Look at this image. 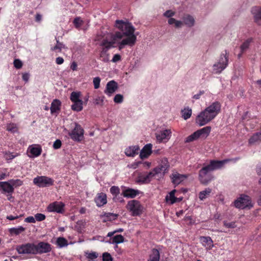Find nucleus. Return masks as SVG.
Here are the masks:
<instances>
[{
  "instance_id": "obj_56",
  "label": "nucleus",
  "mask_w": 261,
  "mask_h": 261,
  "mask_svg": "<svg viewBox=\"0 0 261 261\" xmlns=\"http://www.w3.org/2000/svg\"><path fill=\"white\" fill-rule=\"evenodd\" d=\"M102 257L103 261H112L111 255L107 252L103 254Z\"/></svg>"
},
{
  "instance_id": "obj_1",
  "label": "nucleus",
  "mask_w": 261,
  "mask_h": 261,
  "mask_svg": "<svg viewBox=\"0 0 261 261\" xmlns=\"http://www.w3.org/2000/svg\"><path fill=\"white\" fill-rule=\"evenodd\" d=\"M115 27L117 31L114 33H105L106 36L116 44L119 50L126 46L132 47L136 44L138 34L130 22L127 20H117Z\"/></svg>"
},
{
  "instance_id": "obj_22",
  "label": "nucleus",
  "mask_w": 261,
  "mask_h": 261,
  "mask_svg": "<svg viewBox=\"0 0 261 261\" xmlns=\"http://www.w3.org/2000/svg\"><path fill=\"white\" fill-rule=\"evenodd\" d=\"M251 12L253 15L254 21L258 25H261V7H252Z\"/></svg>"
},
{
  "instance_id": "obj_7",
  "label": "nucleus",
  "mask_w": 261,
  "mask_h": 261,
  "mask_svg": "<svg viewBox=\"0 0 261 261\" xmlns=\"http://www.w3.org/2000/svg\"><path fill=\"white\" fill-rule=\"evenodd\" d=\"M126 208L133 216H140L144 211L143 205L139 201L136 200L129 201L126 205Z\"/></svg>"
},
{
  "instance_id": "obj_46",
  "label": "nucleus",
  "mask_w": 261,
  "mask_h": 261,
  "mask_svg": "<svg viewBox=\"0 0 261 261\" xmlns=\"http://www.w3.org/2000/svg\"><path fill=\"white\" fill-rule=\"evenodd\" d=\"M12 186V187L17 188L21 186L23 184V181L19 179H11L9 180Z\"/></svg>"
},
{
  "instance_id": "obj_49",
  "label": "nucleus",
  "mask_w": 261,
  "mask_h": 261,
  "mask_svg": "<svg viewBox=\"0 0 261 261\" xmlns=\"http://www.w3.org/2000/svg\"><path fill=\"white\" fill-rule=\"evenodd\" d=\"M101 79L99 77H95L93 78V83L94 85V87L95 89H97L100 87V83Z\"/></svg>"
},
{
  "instance_id": "obj_20",
  "label": "nucleus",
  "mask_w": 261,
  "mask_h": 261,
  "mask_svg": "<svg viewBox=\"0 0 261 261\" xmlns=\"http://www.w3.org/2000/svg\"><path fill=\"white\" fill-rule=\"evenodd\" d=\"M176 190H173L168 193L166 196L165 199L167 203L170 204H173L176 202H178L182 200V197H176L175 196Z\"/></svg>"
},
{
  "instance_id": "obj_33",
  "label": "nucleus",
  "mask_w": 261,
  "mask_h": 261,
  "mask_svg": "<svg viewBox=\"0 0 261 261\" xmlns=\"http://www.w3.org/2000/svg\"><path fill=\"white\" fill-rule=\"evenodd\" d=\"M73 23L75 27L78 29L86 30L87 28L85 27V22L80 17H76L73 20Z\"/></svg>"
},
{
  "instance_id": "obj_15",
  "label": "nucleus",
  "mask_w": 261,
  "mask_h": 261,
  "mask_svg": "<svg viewBox=\"0 0 261 261\" xmlns=\"http://www.w3.org/2000/svg\"><path fill=\"white\" fill-rule=\"evenodd\" d=\"M141 192L138 190L129 188L126 187H122V195L125 198H134L139 195Z\"/></svg>"
},
{
  "instance_id": "obj_44",
  "label": "nucleus",
  "mask_w": 261,
  "mask_h": 261,
  "mask_svg": "<svg viewBox=\"0 0 261 261\" xmlns=\"http://www.w3.org/2000/svg\"><path fill=\"white\" fill-rule=\"evenodd\" d=\"M86 257L89 259V261H93L96 259L98 256V253L96 252H85Z\"/></svg>"
},
{
  "instance_id": "obj_23",
  "label": "nucleus",
  "mask_w": 261,
  "mask_h": 261,
  "mask_svg": "<svg viewBox=\"0 0 261 261\" xmlns=\"http://www.w3.org/2000/svg\"><path fill=\"white\" fill-rule=\"evenodd\" d=\"M0 190L4 193L12 194L14 192V188L9 181H0Z\"/></svg>"
},
{
  "instance_id": "obj_16",
  "label": "nucleus",
  "mask_w": 261,
  "mask_h": 261,
  "mask_svg": "<svg viewBox=\"0 0 261 261\" xmlns=\"http://www.w3.org/2000/svg\"><path fill=\"white\" fill-rule=\"evenodd\" d=\"M64 204L62 202L55 201L51 203L47 206V211L49 212L62 213L64 211Z\"/></svg>"
},
{
  "instance_id": "obj_52",
  "label": "nucleus",
  "mask_w": 261,
  "mask_h": 261,
  "mask_svg": "<svg viewBox=\"0 0 261 261\" xmlns=\"http://www.w3.org/2000/svg\"><path fill=\"white\" fill-rule=\"evenodd\" d=\"M120 190L119 188L117 186H112L110 188V192L113 195H117L119 193Z\"/></svg>"
},
{
  "instance_id": "obj_12",
  "label": "nucleus",
  "mask_w": 261,
  "mask_h": 261,
  "mask_svg": "<svg viewBox=\"0 0 261 261\" xmlns=\"http://www.w3.org/2000/svg\"><path fill=\"white\" fill-rule=\"evenodd\" d=\"M170 165L167 158H163L158 161V166L155 168L164 177L166 173L168 172Z\"/></svg>"
},
{
  "instance_id": "obj_2",
  "label": "nucleus",
  "mask_w": 261,
  "mask_h": 261,
  "mask_svg": "<svg viewBox=\"0 0 261 261\" xmlns=\"http://www.w3.org/2000/svg\"><path fill=\"white\" fill-rule=\"evenodd\" d=\"M221 105L218 101H215L201 111L195 118L196 124L202 126L208 123L220 113Z\"/></svg>"
},
{
  "instance_id": "obj_42",
  "label": "nucleus",
  "mask_w": 261,
  "mask_h": 261,
  "mask_svg": "<svg viewBox=\"0 0 261 261\" xmlns=\"http://www.w3.org/2000/svg\"><path fill=\"white\" fill-rule=\"evenodd\" d=\"M6 129L10 133H15L18 131V127L16 124L10 123L7 125Z\"/></svg>"
},
{
  "instance_id": "obj_11",
  "label": "nucleus",
  "mask_w": 261,
  "mask_h": 261,
  "mask_svg": "<svg viewBox=\"0 0 261 261\" xmlns=\"http://www.w3.org/2000/svg\"><path fill=\"white\" fill-rule=\"evenodd\" d=\"M84 129L79 124H75L74 128L69 133V136L74 141L80 142L84 138Z\"/></svg>"
},
{
  "instance_id": "obj_34",
  "label": "nucleus",
  "mask_w": 261,
  "mask_h": 261,
  "mask_svg": "<svg viewBox=\"0 0 261 261\" xmlns=\"http://www.w3.org/2000/svg\"><path fill=\"white\" fill-rule=\"evenodd\" d=\"M160 253L157 249H153L149 255L148 261H159Z\"/></svg>"
},
{
  "instance_id": "obj_32",
  "label": "nucleus",
  "mask_w": 261,
  "mask_h": 261,
  "mask_svg": "<svg viewBox=\"0 0 261 261\" xmlns=\"http://www.w3.org/2000/svg\"><path fill=\"white\" fill-rule=\"evenodd\" d=\"M61 102L59 100L55 99L53 101L50 107V112L52 114L58 113L60 110Z\"/></svg>"
},
{
  "instance_id": "obj_13",
  "label": "nucleus",
  "mask_w": 261,
  "mask_h": 261,
  "mask_svg": "<svg viewBox=\"0 0 261 261\" xmlns=\"http://www.w3.org/2000/svg\"><path fill=\"white\" fill-rule=\"evenodd\" d=\"M17 251L19 254H36V245L34 244H26L18 247Z\"/></svg>"
},
{
  "instance_id": "obj_58",
  "label": "nucleus",
  "mask_w": 261,
  "mask_h": 261,
  "mask_svg": "<svg viewBox=\"0 0 261 261\" xmlns=\"http://www.w3.org/2000/svg\"><path fill=\"white\" fill-rule=\"evenodd\" d=\"M224 225L227 228H234L236 227L235 222H227L226 221L224 222Z\"/></svg>"
},
{
  "instance_id": "obj_17",
  "label": "nucleus",
  "mask_w": 261,
  "mask_h": 261,
  "mask_svg": "<svg viewBox=\"0 0 261 261\" xmlns=\"http://www.w3.org/2000/svg\"><path fill=\"white\" fill-rule=\"evenodd\" d=\"M199 241L207 251L211 250L214 247L213 241L210 237H200Z\"/></svg>"
},
{
  "instance_id": "obj_39",
  "label": "nucleus",
  "mask_w": 261,
  "mask_h": 261,
  "mask_svg": "<svg viewBox=\"0 0 261 261\" xmlns=\"http://www.w3.org/2000/svg\"><path fill=\"white\" fill-rule=\"evenodd\" d=\"M73 105L71 106V108L73 110L80 112L83 109V101L80 100L76 102H73Z\"/></svg>"
},
{
  "instance_id": "obj_54",
  "label": "nucleus",
  "mask_w": 261,
  "mask_h": 261,
  "mask_svg": "<svg viewBox=\"0 0 261 261\" xmlns=\"http://www.w3.org/2000/svg\"><path fill=\"white\" fill-rule=\"evenodd\" d=\"M36 220L41 221L45 219V216L44 214L38 213L35 215Z\"/></svg>"
},
{
  "instance_id": "obj_47",
  "label": "nucleus",
  "mask_w": 261,
  "mask_h": 261,
  "mask_svg": "<svg viewBox=\"0 0 261 261\" xmlns=\"http://www.w3.org/2000/svg\"><path fill=\"white\" fill-rule=\"evenodd\" d=\"M18 155V153H15V154H13V153L10 152H5L4 153V157L5 159L8 161L12 160V159L17 156Z\"/></svg>"
},
{
  "instance_id": "obj_24",
  "label": "nucleus",
  "mask_w": 261,
  "mask_h": 261,
  "mask_svg": "<svg viewBox=\"0 0 261 261\" xmlns=\"http://www.w3.org/2000/svg\"><path fill=\"white\" fill-rule=\"evenodd\" d=\"M183 25H186L187 27L191 28L195 24V19L194 17L189 14H186L182 17Z\"/></svg>"
},
{
  "instance_id": "obj_60",
  "label": "nucleus",
  "mask_w": 261,
  "mask_h": 261,
  "mask_svg": "<svg viewBox=\"0 0 261 261\" xmlns=\"http://www.w3.org/2000/svg\"><path fill=\"white\" fill-rule=\"evenodd\" d=\"M61 141L60 140H57L55 141L53 144V147L55 149H59L61 146Z\"/></svg>"
},
{
  "instance_id": "obj_6",
  "label": "nucleus",
  "mask_w": 261,
  "mask_h": 261,
  "mask_svg": "<svg viewBox=\"0 0 261 261\" xmlns=\"http://www.w3.org/2000/svg\"><path fill=\"white\" fill-rule=\"evenodd\" d=\"M233 205L240 209L250 208L253 206V203L249 196L241 194L234 201Z\"/></svg>"
},
{
  "instance_id": "obj_5",
  "label": "nucleus",
  "mask_w": 261,
  "mask_h": 261,
  "mask_svg": "<svg viewBox=\"0 0 261 261\" xmlns=\"http://www.w3.org/2000/svg\"><path fill=\"white\" fill-rule=\"evenodd\" d=\"M211 130L210 126L203 127L189 136L186 138L185 142L189 143L196 141L199 138L205 139L210 134Z\"/></svg>"
},
{
  "instance_id": "obj_21",
  "label": "nucleus",
  "mask_w": 261,
  "mask_h": 261,
  "mask_svg": "<svg viewBox=\"0 0 261 261\" xmlns=\"http://www.w3.org/2000/svg\"><path fill=\"white\" fill-rule=\"evenodd\" d=\"M152 145L150 143L145 145L140 152V158L143 160L148 158L152 153Z\"/></svg>"
},
{
  "instance_id": "obj_25",
  "label": "nucleus",
  "mask_w": 261,
  "mask_h": 261,
  "mask_svg": "<svg viewBox=\"0 0 261 261\" xmlns=\"http://www.w3.org/2000/svg\"><path fill=\"white\" fill-rule=\"evenodd\" d=\"M140 148L138 145L127 147L125 149V154L129 157H134L138 154Z\"/></svg>"
},
{
  "instance_id": "obj_40",
  "label": "nucleus",
  "mask_w": 261,
  "mask_h": 261,
  "mask_svg": "<svg viewBox=\"0 0 261 261\" xmlns=\"http://www.w3.org/2000/svg\"><path fill=\"white\" fill-rule=\"evenodd\" d=\"M192 115V109L189 107L185 108L181 111L182 117L187 120L190 118Z\"/></svg>"
},
{
  "instance_id": "obj_19",
  "label": "nucleus",
  "mask_w": 261,
  "mask_h": 261,
  "mask_svg": "<svg viewBox=\"0 0 261 261\" xmlns=\"http://www.w3.org/2000/svg\"><path fill=\"white\" fill-rule=\"evenodd\" d=\"M51 249L49 244L45 242H40L36 245V253H44L50 251Z\"/></svg>"
},
{
  "instance_id": "obj_10",
  "label": "nucleus",
  "mask_w": 261,
  "mask_h": 261,
  "mask_svg": "<svg viewBox=\"0 0 261 261\" xmlns=\"http://www.w3.org/2000/svg\"><path fill=\"white\" fill-rule=\"evenodd\" d=\"M33 183L39 187H46L53 185L54 180L45 176H38L34 178Z\"/></svg>"
},
{
  "instance_id": "obj_50",
  "label": "nucleus",
  "mask_w": 261,
  "mask_h": 261,
  "mask_svg": "<svg viewBox=\"0 0 261 261\" xmlns=\"http://www.w3.org/2000/svg\"><path fill=\"white\" fill-rule=\"evenodd\" d=\"M114 101L117 103H122L123 101V95L120 94H116L114 98Z\"/></svg>"
},
{
  "instance_id": "obj_38",
  "label": "nucleus",
  "mask_w": 261,
  "mask_h": 261,
  "mask_svg": "<svg viewBox=\"0 0 261 261\" xmlns=\"http://www.w3.org/2000/svg\"><path fill=\"white\" fill-rule=\"evenodd\" d=\"M252 42V38H248L241 45L240 49L242 53L246 51L249 47L251 43Z\"/></svg>"
},
{
  "instance_id": "obj_41",
  "label": "nucleus",
  "mask_w": 261,
  "mask_h": 261,
  "mask_svg": "<svg viewBox=\"0 0 261 261\" xmlns=\"http://www.w3.org/2000/svg\"><path fill=\"white\" fill-rule=\"evenodd\" d=\"M56 243L58 246L60 248L66 247L68 245L67 240L63 237H59L57 238Z\"/></svg>"
},
{
  "instance_id": "obj_57",
  "label": "nucleus",
  "mask_w": 261,
  "mask_h": 261,
  "mask_svg": "<svg viewBox=\"0 0 261 261\" xmlns=\"http://www.w3.org/2000/svg\"><path fill=\"white\" fill-rule=\"evenodd\" d=\"M14 65L16 68L19 69L22 67V63L20 60L18 59H15L14 61Z\"/></svg>"
},
{
  "instance_id": "obj_59",
  "label": "nucleus",
  "mask_w": 261,
  "mask_h": 261,
  "mask_svg": "<svg viewBox=\"0 0 261 261\" xmlns=\"http://www.w3.org/2000/svg\"><path fill=\"white\" fill-rule=\"evenodd\" d=\"M123 230L122 228H119V229H116L113 231H111V232H108L107 236V237H111L113 236L116 233L122 232V231H123Z\"/></svg>"
},
{
  "instance_id": "obj_37",
  "label": "nucleus",
  "mask_w": 261,
  "mask_h": 261,
  "mask_svg": "<svg viewBox=\"0 0 261 261\" xmlns=\"http://www.w3.org/2000/svg\"><path fill=\"white\" fill-rule=\"evenodd\" d=\"M64 48H65V45L57 40L56 44L55 46H52L51 47L50 49L52 51H54L56 53H59V52H61V50Z\"/></svg>"
},
{
  "instance_id": "obj_35",
  "label": "nucleus",
  "mask_w": 261,
  "mask_h": 261,
  "mask_svg": "<svg viewBox=\"0 0 261 261\" xmlns=\"http://www.w3.org/2000/svg\"><path fill=\"white\" fill-rule=\"evenodd\" d=\"M212 192V190L210 188H206L199 193V198L200 200L203 201L206 198L208 197Z\"/></svg>"
},
{
  "instance_id": "obj_9",
  "label": "nucleus",
  "mask_w": 261,
  "mask_h": 261,
  "mask_svg": "<svg viewBox=\"0 0 261 261\" xmlns=\"http://www.w3.org/2000/svg\"><path fill=\"white\" fill-rule=\"evenodd\" d=\"M172 131L170 129H164L156 132L155 136L157 142L166 143L170 139Z\"/></svg>"
},
{
  "instance_id": "obj_43",
  "label": "nucleus",
  "mask_w": 261,
  "mask_h": 261,
  "mask_svg": "<svg viewBox=\"0 0 261 261\" xmlns=\"http://www.w3.org/2000/svg\"><path fill=\"white\" fill-rule=\"evenodd\" d=\"M81 95V92H72L71 93L70 95V99L72 101V102H76L80 100H82L80 99V97Z\"/></svg>"
},
{
  "instance_id": "obj_14",
  "label": "nucleus",
  "mask_w": 261,
  "mask_h": 261,
  "mask_svg": "<svg viewBox=\"0 0 261 261\" xmlns=\"http://www.w3.org/2000/svg\"><path fill=\"white\" fill-rule=\"evenodd\" d=\"M42 152L41 146L38 144H33L28 147L27 153L29 157L31 158L39 156Z\"/></svg>"
},
{
  "instance_id": "obj_28",
  "label": "nucleus",
  "mask_w": 261,
  "mask_h": 261,
  "mask_svg": "<svg viewBox=\"0 0 261 261\" xmlns=\"http://www.w3.org/2000/svg\"><path fill=\"white\" fill-rule=\"evenodd\" d=\"M110 238V239L109 241H105L106 243L118 245V244L122 243L124 241V238L121 234H117Z\"/></svg>"
},
{
  "instance_id": "obj_36",
  "label": "nucleus",
  "mask_w": 261,
  "mask_h": 261,
  "mask_svg": "<svg viewBox=\"0 0 261 261\" xmlns=\"http://www.w3.org/2000/svg\"><path fill=\"white\" fill-rule=\"evenodd\" d=\"M25 228L19 226L17 227H13L9 229V232L11 234L18 235L25 230Z\"/></svg>"
},
{
  "instance_id": "obj_30",
  "label": "nucleus",
  "mask_w": 261,
  "mask_h": 261,
  "mask_svg": "<svg viewBox=\"0 0 261 261\" xmlns=\"http://www.w3.org/2000/svg\"><path fill=\"white\" fill-rule=\"evenodd\" d=\"M148 176L150 180V181L153 179L157 180H160L163 178V177L161 174V173L158 172V170L154 168L153 170L147 173Z\"/></svg>"
},
{
  "instance_id": "obj_51",
  "label": "nucleus",
  "mask_w": 261,
  "mask_h": 261,
  "mask_svg": "<svg viewBox=\"0 0 261 261\" xmlns=\"http://www.w3.org/2000/svg\"><path fill=\"white\" fill-rule=\"evenodd\" d=\"M175 14V12L172 10H167L164 13V16L169 18H173L172 17Z\"/></svg>"
},
{
  "instance_id": "obj_8",
  "label": "nucleus",
  "mask_w": 261,
  "mask_h": 261,
  "mask_svg": "<svg viewBox=\"0 0 261 261\" xmlns=\"http://www.w3.org/2000/svg\"><path fill=\"white\" fill-rule=\"evenodd\" d=\"M228 56L227 54H222L220 56L218 62L213 66V71L215 73H219L222 72L228 65Z\"/></svg>"
},
{
  "instance_id": "obj_27",
  "label": "nucleus",
  "mask_w": 261,
  "mask_h": 261,
  "mask_svg": "<svg viewBox=\"0 0 261 261\" xmlns=\"http://www.w3.org/2000/svg\"><path fill=\"white\" fill-rule=\"evenodd\" d=\"M95 201L98 206H103L107 202L106 194L103 193L98 194L95 198Z\"/></svg>"
},
{
  "instance_id": "obj_29",
  "label": "nucleus",
  "mask_w": 261,
  "mask_h": 261,
  "mask_svg": "<svg viewBox=\"0 0 261 261\" xmlns=\"http://www.w3.org/2000/svg\"><path fill=\"white\" fill-rule=\"evenodd\" d=\"M136 181V182L140 184H146L150 182L147 173L140 174Z\"/></svg>"
},
{
  "instance_id": "obj_4",
  "label": "nucleus",
  "mask_w": 261,
  "mask_h": 261,
  "mask_svg": "<svg viewBox=\"0 0 261 261\" xmlns=\"http://www.w3.org/2000/svg\"><path fill=\"white\" fill-rule=\"evenodd\" d=\"M99 40V45L100 47L99 58L104 62H108L110 61V54L108 50L112 48L117 47L116 44L109 37L106 36L105 33H102L101 37L97 38Z\"/></svg>"
},
{
  "instance_id": "obj_3",
  "label": "nucleus",
  "mask_w": 261,
  "mask_h": 261,
  "mask_svg": "<svg viewBox=\"0 0 261 261\" xmlns=\"http://www.w3.org/2000/svg\"><path fill=\"white\" fill-rule=\"evenodd\" d=\"M228 162V160L222 161L212 160L210 163L204 166L199 173V178L200 182L203 184H206L210 182L212 178L208 173L214 170L220 169Z\"/></svg>"
},
{
  "instance_id": "obj_31",
  "label": "nucleus",
  "mask_w": 261,
  "mask_h": 261,
  "mask_svg": "<svg viewBox=\"0 0 261 261\" xmlns=\"http://www.w3.org/2000/svg\"><path fill=\"white\" fill-rule=\"evenodd\" d=\"M168 23L176 29H179L183 27V22L181 20L173 18L168 19Z\"/></svg>"
},
{
  "instance_id": "obj_64",
  "label": "nucleus",
  "mask_w": 261,
  "mask_h": 261,
  "mask_svg": "<svg viewBox=\"0 0 261 261\" xmlns=\"http://www.w3.org/2000/svg\"><path fill=\"white\" fill-rule=\"evenodd\" d=\"M141 164V162H136L129 165V166L131 168L136 169Z\"/></svg>"
},
{
  "instance_id": "obj_53",
  "label": "nucleus",
  "mask_w": 261,
  "mask_h": 261,
  "mask_svg": "<svg viewBox=\"0 0 261 261\" xmlns=\"http://www.w3.org/2000/svg\"><path fill=\"white\" fill-rule=\"evenodd\" d=\"M204 91H199L198 92H197L192 96V99L195 100L199 99L201 98V96L204 94Z\"/></svg>"
},
{
  "instance_id": "obj_63",
  "label": "nucleus",
  "mask_w": 261,
  "mask_h": 261,
  "mask_svg": "<svg viewBox=\"0 0 261 261\" xmlns=\"http://www.w3.org/2000/svg\"><path fill=\"white\" fill-rule=\"evenodd\" d=\"M22 80L25 82H28L30 79V74L28 73H24L22 74Z\"/></svg>"
},
{
  "instance_id": "obj_45",
  "label": "nucleus",
  "mask_w": 261,
  "mask_h": 261,
  "mask_svg": "<svg viewBox=\"0 0 261 261\" xmlns=\"http://www.w3.org/2000/svg\"><path fill=\"white\" fill-rule=\"evenodd\" d=\"M104 96H97L93 99V102L95 105L102 106L104 103Z\"/></svg>"
},
{
  "instance_id": "obj_48",
  "label": "nucleus",
  "mask_w": 261,
  "mask_h": 261,
  "mask_svg": "<svg viewBox=\"0 0 261 261\" xmlns=\"http://www.w3.org/2000/svg\"><path fill=\"white\" fill-rule=\"evenodd\" d=\"M258 141H260V140L259 139V134L256 133L250 138L249 143L250 144H253Z\"/></svg>"
},
{
  "instance_id": "obj_55",
  "label": "nucleus",
  "mask_w": 261,
  "mask_h": 261,
  "mask_svg": "<svg viewBox=\"0 0 261 261\" xmlns=\"http://www.w3.org/2000/svg\"><path fill=\"white\" fill-rule=\"evenodd\" d=\"M121 60V56L118 54H115L111 60L113 63H117Z\"/></svg>"
},
{
  "instance_id": "obj_18",
  "label": "nucleus",
  "mask_w": 261,
  "mask_h": 261,
  "mask_svg": "<svg viewBox=\"0 0 261 261\" xmlns=\"http://www.w3.org/2000/svg\"><path fill=\"white\" fill-rule=\"evenodd\" d=\"M118 85L114 81L109 82L106 85L104 92L109 96H111L117 89Z\"/></svg>"
},
{
  "instance_id": "obj_26",
  "label": "nucleus",
  "mask_w": 261,
  "mask_h": 261,
  "mask_svg": "<svg viewBox=\"0 0 261 261\" xmlns=\"http://www.w3.org/2000/svg\"><path fill=\"white\" fill-rule=\"evenodd\" d=\"M171 177L172 182L176 185H179L186 178L185 175L180 174L176 172H173Z\"/></svg>"
},
{
  "instance_id": "obj_61",
  "label": "nucleus",
  "mask_w": 261,
  "mask_h": 261,
  "mask_svg": "<svg viewBox=\"0 0 261 261\" xmlns=\"http://www.w3.org/2000/svg\"><path fill=\"white\" fill-rule=\"evenodd\" d=\"M24 221L27 223H34L36 222L35 217L33 216L28 217L25 219Z\"/></svg>"
},
{
  "instance_id": "obj_62",
  "label": "nucleus",
  "mask_w": 261,
  "mask_h": 261,
  "mask_svg": "<svg viewBox=\"0 0 261 261\" xmlns=\"http://www.w3.org/2000/svg\"><path fill=\"white\" fill-rule=\"evenodd\" d=\"M106 217L108 218V219L110 220H115L117 218V215L112 213H108L106 215Z\"/></svg>"
}]
</instances>
